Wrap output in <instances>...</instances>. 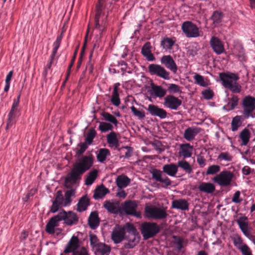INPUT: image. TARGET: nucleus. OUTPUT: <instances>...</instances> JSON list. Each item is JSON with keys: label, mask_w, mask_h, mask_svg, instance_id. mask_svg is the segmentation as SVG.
I'll return each instance as SVG.
<instances>
[{"label": "nucleus", "mask_w": 255, "mask_h": 255, "mask_svg": "<svg viewBox=\"0 0 255 255\" xmlns=\"http://www.w3.org/2000/svg\"><path fill=\"white\" fill-rule=\"evenodd\" d=\"M93 162L94 157L91 154L78 158L73 164L72 168L64 179V186L66 188L70 189L65 194L64 206L70 204L72 201L71 197L75 193V189H72L73 185L79 183L82 175L90 169L93 164Z\"/></svg>", "instance_id": "1"}, {"label": "nucleus", "mask_w": 255, "mask_h": 255, "mask_svg": "<svg viewBox=\"0 0 255 255\" xmlns=\"http://www.w3.org/2000/svg\"><path fill=\"white\" fill-rule=\"evenodd\" d=\"M178 171V166L174 163L166 164L163 166L162 170L154 168L150 171L152 179L161 183V187L166 188L172 184L171 180L165 175L175 176Z\"/></svg>", "instance_id": "2"}, {"label": "nucleus", "mask_w": 255, "mask_h": 255, "mask_svg": "<svg viewBox=\"0 0 255 255\" xmlns=\"http://www.w3.org/2000/svg\"><path fill=\"white\" fill-rule=\"evenodd\" d=\"M219 77L225 88L228 89L234 93H240L241 92V86L237 82V81L239 79L237 74L220 73Z\"/></svg>", "instance_id": "3"}, {"label": "nucleus", "mask_w": 255, "mask_h": 255, "mask_svg": "<svg viewBox=\"0 0 255 255\" xmlns=\"http://www.w3.org/2000/svg\"><path fill=\"white\" fill-rule=\"evenodd\" d=\"M95 9V15L94 17L95 25L94 29L98 30L100 32V34L102 35L107 29L108 14L106 15L104 18L100 20V18L105 14V6L96 5Z\"/></svg>", "instance_id": "4"}, {"label": "nucleus", "mask_w": 255, "mask_h": 255, "mask_svg": "<svg viewBox=\"0 0 255 255\" xmlns=\"http://www.w3.org/2000/svg\"><path fill=\"white\" fill-rule=\"evenodd\" d=\"M140 230L144 240L155 237L160 232L159 226L154 222H145L142 223Z\"/></svg>", "instance_id": "5"}, {"label": "nucleus", "mask_w": 255, "mask_h": 255, "mask_svg": "<svg viewBox=\"0 0 255 255\" xmlns=\"http://www.w3.org/2000/svg\"><path fill=\"white\" fill-rule=\"evenodd\" d=\"M144 214L146 218L155 220H163L168 216L165 209L153 206H146Z\"/></svg>", "instance_id": "6"}, {"label": "nucleus", "mask_w": 255, "mask_h": 255, "mask_svg": "<svg viewBox=\"0 0 255 255\" xmlns=\"http://www.w3.org/2000/svg\"><path fill=\"white\" fill-rule=\"evenodd\" d=\"M21 94L19 93L16 99L13 101L10 110L7 115V128L11 127L16 122V120L20 115V110L18 109V106L20 101Z\"/></svg>", "instance_id": "7"}, {"label": "nucleus", "mask_w": 255, "mask_h": 255, "mask_svg": "<svg viewBox=\"0 0 255 255\" xmlns=\"http://www.w3.org/2000/svg\"><path fill=\"white\" fill-rule=\"evenodd\" d=\"M248 218L246 216L239 217L236 222L243 234L250 240L255 243V236L252 233V228L249 226Z\"/></svg>", "instance_id": "8"}, {"label": "nucleus", "mask_w": 255, "mask_h": 255, "mask_svg": "<svg viewBox=\"0 0 255 255\" xmlns=\"http://www.w3.org/2000/svg\"><path fill=\"white\" fill-rule=\"evenodd\" d=\"M234 176L233 172L225 170L216 175L213 178V181L222 187H227L231 185Z\"/></svg>", "instance_id": "9"}, {"label": "nucleus", "mask_w": 255, "mask_h": 255, "mask_svg": "<svg viewBox=\"0 0 255 255\" xmlns=\"http://www.w3.org/2000/svg\"><path fill=\"white\" fill-rule=\"evenodd\" d=\"M242 106L244 118L248 119L250 117H253L252 114L255 110V98L250 95L246 96L243 99Z\"/></svg>", "instance_id": "10"}, {"label": "nucleus", "mask_w": 255, "mask_h": 255, "mask_svg": "<svg viewBox=\"0 0 255 255\" xmlns=\"http://www.w3.org/2000/svg\"><path fill=\"white\" fill-rule=\"evenodd\" d=\"M147 72L150 75H155L165 80H169L170 78L169 72L160 65L150 64L147 67Z\"/></svg>", "instance_id": "11"}, {"label": "nucleus", "mask_w": 255, "mask_h": 255, "mask_svg": "<svg viewBox=\"0 0 255 255\" xmlns=\"http://www.w3.org/2000/svg\"><path fill=\"white\" fill-rule=\"evenodd\" d=\"M57 216L60 219V221H64V223L68 226L77 224L78 222L77 215L72 211L66 212L62 210L57 214Z\"/></svg>", "instance_id": "12"}, {"label": "nucleus", "mask_w": 255, "mask_h": 255, "mask_svg": "<svg viewBox=\"0 0 255 255\" xmlns=\"http://www.w3.org/2000/svg\"><path fill=\"white\" fill-rule=\"evenodd\" d=\"M182 30L188 37H197L199 36L197 26L190 21H186L182 23Z\"/></svg>", "instance_id": "13"}, {"label": "nucleus", "mask_w": 255, "mask_h": 255, "mask_svg": "<svg viewBox=\"0 0 255 255\" xmlns=\"http://www.w3.org/2000/svg\"><path fill=\"white\" fill-rule=\"evenodd\" d=\"M164 105L171 110H177L182 104L181 100L173 95H168L164 99Z\"/></svg>", "instance_id": "14"}, {"label": "nucleus", "mask_w": 255, "mask_h": 255, "mask_svg": "<svg viewBox=\"0 0 255 255\" xmlns=\"http://www.w3.org/2000/svg\"><path fill=\"white\" fill-rule=\"evenodd\" d=\"M137 205L135 201L128 200L125 201L122 206V210L127 214L137 216L136 208Z\"/></svg>", "instance_id": "15"}, {"label": "nucleus", "mask_w": 255, "mask_h": 255, "mask_svg": "<svg viewBox=\"0 0 255 255\" xmlns=\"http://www.w3.org/2000/svg\"><path fill=\"white\" fill-rule=\"evenodd\" d=\"M79 240L78 237L73 236L65 247L64 253L65 254L74 253L79 248Z\"/></svg>", "instance_id": "16"}, {"label": "nucleus", "mask_w": 255, "mask_h": 255, "mask_svg": "<svg viewBox=\"0 0 255 255\" xmlns=\"http://www.w3.org/2000/svg\"><path fill=\"white\" fill-rule=\"evenodd\" d=\"M147 110L151 116L158 117L161 119H165L167 117V113L165 110L153 104L148 105Z\"/></svg>", "instance_id": "17"}, {"label": "nucleus", "mask_w": 255, "mask_h": 255, "mask_svg": "<svg viewBox=\"0 0 255 255\" xmlns=\"http://www.w3.org/2000/svg\"><path fill=\"white\" fill-rule=\"evenodd\" d=\"M160 61L162 65H164L167 69L173 73H175L177 71V65L170 55L163 56L161 58Z\"/></svg>", "instance_id": "18"}, {"label": "nucleus", "mask_w": 255, "mask_h": 255, "mask_svg": "<svg viewBox=\"0 0 255 255\" xmlns=\"http://www.w3.org/2000/svg\"><path fill=\"white\" fill-rule=\"evenodd\" d=\"M201 128L199 127H192L187 128L184 132V138L187 141H191L201 132Z\"/></svg>", "instance_id": "19"}, {"label": "nucleus", "mask_w": 255, "mask_h": 255, "mask_svg": "<svg viewBox=\"0 0 255 255\" xmlns=\"http://www.w3.org/2000/svg\"><path fill=\"white\" fill-rule=\"evenodd\" d=\"M112 239L115 244L121 243L125 238V230L123 227H119L113 230L112 233Z\"/></svg>", "instance_id": "20"}, {"label": "nucleus", "mask_w": 255, "mask_h": 255, "mask_svg": "<svg viewBox=\"0 0 255 255\" xmlns=\"http://www.w3.org/2000/svg\"><path fill=\"white\" fill-rule=\"evenodd\" d=\"M59 221H60V219L57 215L51 218L46 226V232L49 234H54L55 233V228L59 226L58 222Z\"/></svg>", "instance_id": "21"}, {"label": "nucleus", "mask_w": 255, "mask_h": 255, "mask_svg": "<svg viewBox=\"0 0 255 255\" xmlns=\"http://www.w3.org/2000/svg\"><path fill=\"white\" fill-rule=\"evenodd\" d=\"M198 189L200 191L206 194H212L216 190L215 186L214 184L210 182H201Z\"/></svg>", "instance_id": "22"}, {"label": "nucleus", "mask_w": 255, "mask_h": 255, "mask_svg": "<svg viewBox=\"0 0 255 255\" xmlns=\"http://www.w3.org/2000/svg\"><path fill=\"white\" fill-rule=\"evenodd\" d=\"M104 207L110 213L118 214L120 211L119 203L112 202L109 200L104 202Z\"/></svg>", "instance_id": "23"}, {"label": "nucleus", "mask_w": 255, "mask_h": 255, "mask_svg": "<svg viewBox=\"0 0 255 255\" xmlns=\"http://www.w3.org/2000/svg\"><path fill=\"white\" fill-rule=\"evenodd\" d=\"M193 147L189 143L180 144L179 153L184 158L191 156Z\"/></svg>", "instance_id": "24"}, {"label": "nucleus", "mask_w": 255, "mask_h": 255, "mask_svg": "<svg viewBox=\"0 0 255 255\" xmlns=\"http://www.w3.org/2000/svg\"><path fill=\"white\" fill-rule=\"evenodd\" d=\"M94 250L95 254L97 255H109L111 249L109 245L101 243L97 245L96 247Z\"/></svg>", "instance_id": "25"}, {"label": "nucleus", "mask_w": 255, "mask_h": 255, "mask_svg": "<svg viewBox=\"0 0 255 255\" xmlns=\"http://www.w3.org/2000/svg\"><path fill=\"white\" fill-rule=\"evenodd\" d=\"M172 207L173 208L181 210H187L189 209V204L185 199H180L173 200L172 202Z\"/></svg>", "instance_id": "26"}, {"label": "nucleus", "mask_w": 255, "mask_h": 255, "mask_svg": "<svg viewBox=\"0 0 255 255\" xmlns=\"http://www.w3.org/2000/svg\"><path fill=\"white\" fill-rule=\"evenodd\" d=\"M100 219L97 212H92L88 218V224L92 229H96L99 225Z\"/></svg>", "instance_id": "27"}, {"label": "nucleus", "mask_w": 255, "mask_h": 255, "mask_svg": "<svg viewBox=\"0 0 255 255\" xmlns=\"http://www.w3.org/2000/svg\"><path fill=\"white\" fill-rule=\"evenodd\" d=\"M128 243L126 244V249H132L139 242V237L138 233L130 234L128 236Z\"/></svg>", "instance_id": "28"}, {"label": "nucleus", "mask_w": 255, "mask_h": 255, "mask_svg": "<svg viewBox=\"0 0 255 255\" xmlns=\"http://www.w3.org/2000/svg\"><path fill=\"white\" fill-rule=\"evenodd\" d=\"M130 182V179L126 175L122 174L116 179V183L117 186L122 189L127 187Z\"/></svg>", "instance_id": "29"}, {"label": "nucleus", "mask_w": 255, "mask_h": 255, "mask_svg": "<svg viewBox=\"0 0 255 255\" xmlns=\"http://www.w3.org/2000/svg\"><path fill=\"white\" fill-rule=\"evenodd\" d=\"M228 100V103L224 106L223 108L227 111H231L238 105L239 99L237 96L231 95V98H229Z\"/></svg>", "instance_id": "30"}, {"label": "nucleus", "mask_w": 255, "mask_h": 255, "mask_svg": "<svg viewBox=\"0 0 255 255\" xmlns=\"http://www.w3.org/2000/svg\"><path fill=\"white\" fill-rule=\"evenodd\" d=\"M96 154L97 160L101 163H104L107 157L111 155V152L109 149L102 148L99 149L96 152Z\"/></svg>", "instance_id": "31"}, {"label": "nucleus", "mask_w": 255, "mask_h": 255, "mask_svg": "<svg viewBox=\"0 0 255 255\" xmlns=\"http://www.w3.org/2000/svg\"><path fill=\"white\" fill-rule=\"evenodd\" d=\"M152 91L156 97L162 98L166 94V90L161 86L155 85L153 83L151 84Z\"/></svg>", "instance_id": "32"}, {"label": "nucleus", "mask_w": 255, "mask_h": 255, "mask_svg": "<svg viewBox=\"0 0 255 255\" xmlns=\"http://www.w3.org/2000/svg\"><path fill=\"white\" fill-rule=\"evenodd\" d=\"M245 119H246L244 118V115L243 116H236L234 117L231 122L232 130L233 131L237 130Z\"/></svg>", "instance_id": "33"}, {"label": "nucleus", "mask_w": 255, "mask_h": 255, "mask_svg": "<svg viewBox=\"0 0 255 255\" xmlns=\"http://www.w3.org/2000/svg\"><path fill=\"white\" fill-rule=\"evenodd\" d=\"M90 200L87 195L83 196L79 200L77 204V211L82 212L87 209V207L89 205Z\"/></svg>", "instance_id": "34"}, {"label": "nucleus", "mask_w": 255, "mask_h": 255, "mask_svg": "<svg viewBox=\"0 0 255 255\" xmlns=\"http://www.w3.org/2000/svg\"><path fill=\"white\" fill-rule=\"evenodd\" d=\"M239 137L242 140V144L246 145L248 143L251 137V132L249 129L247 128H245L240 132Z\"/></svg>", "instance_id": "35"}, {"label": "nucleus", "mask_w": 255, "mask_h": 255, "mask_svg": "<svg viewBox=\"0 0 255 255\" xmlns=\"http://www.w3.org/2000/svg\"><path fill=\"white\" fill-rule=\"evenodd\" d=\"M109 192L107 188L104 186L98 187L95 190L93 198L95 199L102 198L105 196Z\"/></svg>", "instance_id": "36"}, {"label": "nucleus", "mask_w": 255, "mask_h": 255, "mask_svg": "<svg viewBox=\"0 0 255 255\" xmlns=\"http://www.w3.org/2000/svg\"><path fill=\"white\" fill-rule=\"evenodd\" d=\"M107 142L117 147L119 146V139L117 138V134L114 131L111 132L107 135Z\"/></svg>", "instance_id": "37"}, {"label": "nucleus", "mask_w": 255, "mask_h": 255, "mask_svg": "<svg viewBox=\"0 0 255 255\" xmlns=\"http://www.w3.org/2000/svg\"><path fill=\"white\" fill-rule=\"evenodd\" d=\"M223 17V13L216 10L212 13L211 19L213 20V23L214 26H216L222 21Z\"/></svg>", "instance_id": "38"}, {"label": "nucleus", "mask_w": 255, "mask_h": 255, "mask_svg": "<svg viewBox=\"0 0 255 255\" xmlns=\"http://www.w3.org/2000/svg\"><path fill=\"white\" fill-rule=\"evenodd\" d=\"M97 170L94 169L90 172L86 178L85 184L87 185H92L97 178Z\"/></svg>", "instance_id": "39"}, {"label": "nucleus", "mask_w": 255, "mask_h": 255, "mask_svg": "<svg viewBox=\"0 0 255 255\" xmlns=\"http://www.w3.org/2000/svg\"><path fill=\"white\" fill-rule=\"evenodd\" d=\"M111 101L114 106L117 107L119 106L121 103L119 94L118 91V87L116 86L114 87L112 92Z\"/></svg>", "instance_id": "40"}, {"label": "nucleus", "mask_w": 255, "mask_h": 255, "mask_svg": "<svg viewBox=\"0 0 255 255\" xmlns=\"http://www.w3.org/2000/svg\"><path fill=\"white\" fill-rule=\"evenodd\" d=\"M177 164L178 167L183 169L187 173L190 174L192 172V168L187 161L182 160L179 161Z\"/></svg>", "instance_id": "41"}, {"label": "nucleus", "mask_w": 255, "mask_h": 255, "mask_svg": "<svg viewBox=\"0 0 255 255\" xmlns=\"http://www.w3.org/2000/svg\"><path fill=\"white\" fill-rule=\"evenodd\" d=\"M96 134L97 132L94 128H90L86 134L85 142L87 143L88 145H91Z\"/></svg>", "instance_id": "42"}, {"label": "nucleus", "mask_w": 255, "mask_h": 255, "mask_svg": "<svg viewBox=\"0 0 255 255\" xmlns=\"http://www.w3.org/2000/svg\"><path fill=\"white\" fill-rule=\"evenodd\" d=\"M101 115L105 121L110 122L113 124L116 127H117L118 122L113 115L106 112L102 113Z\"/></svg>", "instance_id": "43"}, {"label": "nucleus", "mask_w": 255, "mask_h": 255, "mask_svg": "<svg viewBox=\"0 0 255 255\" xmlns=\"http://www.w3.org/2000/svg\"><path fill=\"white\" fill-rule=\"evenodd\" d=\"M175 42V38L164 37L161 41V45L162 48H171Z\"/></svg>", "instance_id": "44"}, {"label": "nucleus", "mask_w": 255, "mask_h": 255, "mask_svg": "<svg viewBox=\"0 0 255 255\" xmlns=\"http://www.w3.org/2000/svg\"><path fill=\"white\" fill-rule=\"evenodd\" d=\"M172 238L174 239L173 243L175 248L178 251H180L183 248V239L181 237L176 236H173Z\"/></svg>", "instance_id": "45"}, {"label": "nucleus", "mask_w": 255, "mask_h": 255, "mask_svg": "<svg viewBox=\"0 0 255 255\" xmlns=\"http://www.w3.org/2000/svg\"><path fill=\"white\" fill-rule=\"evenodd\" d=\"M210 43L212 48H224L223 42L219 38L215 36L212 37Z\"/></svg>", "instance_id": "46"}, {"label": "nucleus", "mask_w": 255, "mask_h": 255, "mask_svg": "<svg viewBox=\"0 0 255 255\" xmlns=\"http://www.w3.org/2000/svg\"><path fill=\"white\" fill-rule=\"evenodd\" d=\"M232 239L234 245L236 247L238 250L239 249V248L242 247V246H243L245 244L244 243L243 240L241 236L237 234H235L233 236Z\"/></svg>", "instance_id": "47"}, {"label": "nucleus", "mask_w": 255, "mask_h": 255, "mask_svg": "<svg viewBox=\"0 0 255 255\" xmlns=\"http://www.w3.org/2000/svg\"><path fill=\"white\" fill-rule=\"evenodd\" d=\"M233 159V156L228 152H221L218 157L217 160L219 161H226L230 162Z\"/></svg>", "instance_id": "48"}, {"label": "nucleus", "mask_w": 255, "mask_h": 255, "mask_svg": "<svg viewBox=\"0 0 255 255\" xmlns=\"http://www.w3.org/2000/svg\"><path fill=\"white\" fill-rule=\"evenodd\" d=\"M141 54L149 61H153L155 60V57L152 53L150 49H141Z\"/></svg>", "instance_id": "49"}, {"label": "nucleus", "mask_w": 255, "mask_h": 255, "mask_svg": "<svg viewBox=\"0 0 255 255\" xmlns=\"http://www.w3.org/2000/svg\"><path fill=\"white\" fill-rule=\"evenodd\" d=\"M113 128L114 127L111 124L106 122H101L99 126V129L103 132L112 130Z\"/></svg>", "instance_id": "50"}, {"label": "nucleus", "mask_w": 255, "mask_h": 255, "mask_svg": "<svg viewBox=\"0 0 255 255\" xmlns=\"http://www.w3.org/2000/svg\"><path fill=\"white\" fill-rule=\"evenodd\" d=\"M130 109L133 115L138 119H142L145 117V113L142 110H138L133 106L131 107Z\"/></svg>", "instance_id": "51"}, {"label": "nucleus", "mask_w": 255, "mask_h": 255, "mask_svg": "<svg viewBox=\"0 0 255 255\" xmlns=\"http://www.w3.org/2000/svg\"><path fill=\"white\" fill-rule=\"evenodd\" d=\"M220 170V167L218 165H212L210 166L206 171L207 175H213L216 174Z\"/></svg>", "instance_id": "52"}, {"label": "nucleus", "mask_w": 255, "mask_h": 255, "mask_svg": "<svg viewBox=\"0 0 255 255\" xmlns=\"http://www.w3.org/2000/svg\"><path fill=\"white\" fill-rule=\"evenodd\" d=\"M194 79L195 80L196 83L200 86L202 87H206L207 86L204 77L196 73L194 76Z\"/></svg>", "instance_id": "53"}, {"label": "nucleus", "mask_w": 255, "mask_h": 255, "mask_svg": "<svg viewBox=\"0 0 255 255\" xmlns=\"http://www.w3.org/2000/svg\"><path fill=\"white\" fill-rule=\"evenodd\" d=\"M239 250L243 255H253L252 250L247 244L242 246L241 248H239Z\"/></svg>", "instance_id": "54"}, {"label": "nucleus", "mask_w": 255, "mask_h": 255, "mask_svg": "<svg viewBox=\"0 0 255 255\" xmlns=\"http://www.w3.org/2000/svg\"><path fill=\"white\" fill-rule=\"evenodd\" d=\"M89 145L86 142H80L78 144V146L80 147V148L77 151V154L78 155H81L83 154V153L86 151V150L88 148V146Z\"/></svg>", "instance_id": "55"}, {"label": "nucleus", "mask_w": 255, "mask_h": 255, "mask_svg": "<svg viewBox=\"0 0 255 255\" xmlns=\"http://www.w3.org/2000/svg\"><path fill=\"white\" fill-rule=\"evenodd\" d=\"M90 245L93 249L96 247L97 245L101 243L99 242V239H98L97 236L94 234L90 235Z\"/></svg>", "instance_id": "56"}, {"label": "nucleus", "mask_w": 255, "mask_h": 255, "mask_svg": "<svg viewBox=\"0 0 255 255\" xmlns=\"http://www.w3.org/2000/svg\"><path fill=\"white\" fill-rule=\"evenodd\" d=\"M125 230V231L126 230V231L129 233V235L137 233L136 229L134 227V226L130 223H127L126 224Z\"/></svg>", "instance_id": "57"}, {"label": "nucleus", "mask_w": 255, "mask_h": 255, "mask_svg": "<svg viewBox=\"0 0 255 255\" xmlns=\"http://www.w3.org/2000/svg\"><path fill=\"white\" fill-rule=\"evenodd\" d=\"M168 91L171 93H178L181 92L180 87L175 84H170L168 88Z\"/></svg>", "instance_id": "58"}, {"label": "nucleus", "mask_w": 255, "mask_h": 255, "mask_svg": "<svg viewBox=\"0 0 255 255\" xmlns=\"http://www.w3.org/2000/svg\"><path fill=\"white\" fill-rule=\"evenodd\" d=\"M54 201L58 203L63 205V201H64V200L61 190H58L57 192L56 197Z\"/></svg>", "instance_id": "59"}, {"label": "nucleus", "mask_w": 255, "mask_h": 255, "mask_svg": "<svg viewBox=\"0 0 255 255\" xmlns=\"http://www.w3.org/2000/svg\"><path fill=\"white\" fill-rule=\"evenodd\" d=\"M202 95L204 98L207 100L211 99L214 96L213 91L210 89L205 90L203 91Z\"/></svg>", "instance_id": "60"}, {"label": "nucleus", "mask_w": 255, "mask_h": 255, "mask_svg": "<svg viewBox=\"0 0 255 255\" xmlns=\"http://www.w3.org/2000/svg\"><path fill=\"white\" fill-rule=\"evenodd\" d=\"M72 254L73 255H89L87 250L85 247L80 248Z\"/></svg>", "instance_id": "61"}, {"label": "nucleus", "mask_w": 255, "mask_h": 255, "mask_svg": "<svg viewBox=\"0 0 255 255\" xmlns=\"http://www.w3.org/2000/svg\"><path fill=\"white\" fill-rule=\"evenodd\" d=\"M240 192L239 191H237L234 194L232 201L235 203H240L242 201V199H240Z\"/></svg>", "instance_id": "62"}, {"label": "nucleus", "mask_w": 255, "mask_h": 255, "mask_svg": "<svg viewBox=\"0 0 255 255\" xmlns=\"http://www.w3.org/2000/svg\"><path fill=\"white\" fill-rule=\"evenodd\" d=\"M62 205L59 204V203H58L57 202H56L55 201H53V203H52V205L51 207V208H50V211L52 212V213H55L56 212H57L59 208L61 207Z\"/></svg>", "instance_id": "63"}, {"label": "nucleus", "mask_w": 255, "mask_h": 255, "mask_svg": "<svg viewBox=\"0 0 255 255\" xmlns=\"http://www.w3.org/2000/svg\"><path fill=\"white\" fill-rule=\"evenodd\" d=\"M206 160L204 156L201 155H198L197 157V162L199 164L201 167H202L205 165Z\"/></svg>", "instance_id": "64"}]
</instances>
